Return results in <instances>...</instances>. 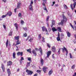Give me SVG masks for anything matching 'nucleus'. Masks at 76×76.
Wrapping results in <instances>:
<instances>
[{"label": "nucleus", "instance_id": "obj_12", "mask_svg": "<svg viewBox=\"0 0 76 76\" xmlns=\"http://www.w3.org/2000/svg\"><path fill=\"white\" fill-rule=\"evenodd\" d=\"M53 73V69H51L49 71L48 75L49 76H50Z\"/></svg>", "mask_w": 76, "mask_h": 76}, {"label": "nucleus", "instance_id": "obj_44", "mask_svg": "<svg viewBox=\"0 0 76 76\" xmlns=\"http://www.w3.org/2000/svg\"><path fill=\"white\" fill-rule=\"evenodd\" d=\"M41 72V71L40 70H37V73H40Z\"/></svg>", "mask_w": 76, "mask_h": 76}, {"label": "nucleus", "instance_id": "obj_50", "mask_svg": "<svg viewBox=\"0 0 76 76\" xmlns=\"http://www.w3.org/2000/svg\"><path fill=\"white\" fill-rule=\"evenodd\" d=\"M47 45L48 47L49 48H50V45H49V44L47 43Z\"/></svg>", "mask_w": 76, "mask_h": 76}, {"label": "nucleus", "instance_id": "obj_15", "mask_svg": "<svg viewBox=\"0 0 76 76\" xmlns=\"http://www.w3.org/2000/svg\"><path fill=\"white\" fill-rule=\"evenodd\" d=\"M32 53L34 54V56H37V53H36V51L35 50H32Z\"/></svg>", "mask_w": 76, "mask_h": 76}, {"label": "nucleus", "instance_id": "obj_26", "mask_svg": "<svg viewBox=\"0 0 76 76\" xmlns=\"http://www.w3.org/2000/svg\"><path fill=\"white\" fill-rule=\"evenodd\" d=\"M27 51H28V52H29V53H31V48H30L29 49L27 50Z\"/></svg>", "mask_w": 76, "mask_h": 76}, {"label": "nucleus", "instance_id": "obj_54", "mask_svg": "<svg viewBox=\"0 0 76 76\" xmlns=\"http://www.w3.org/2000/svg\"><path fill=\"white\" fill-rule=\"evenodd\" d=\"M54 54H53L52 55V58H55V57H54Z\"/></svg>", "mask_w": 76, "mask_h": 76}, {"label": "nucleus", "instance_id": "obj_39", "mask_svg": "<svg viewBox=\"0 0 76 76\" xmlns=\"http://www.w3.org/2000/svg\"><path fill=\"white\" fill-rule=\"evenodd\" d=\"M21 23L22 25H23V23H24V21H23V20H21Z\"/></svg>", "mask_w": 76, "mask_h": 76}, {"label": "nucleus", "instance_id": "obj_19", "mask_svg": "<svg viewBox=\"0 0 76 76\" xmlns=\"http://www.w3.org/2000/svg\"><path fill=\"white\" fill-rule=\"evenodd\" d=\"M57 30H58L59 32H61V28L60 27H57Z\"/></svg>", "mask_w": 76, "mask_h": 76}, {"label": "nucleus", "instance_id": "obj_14", "mask_svg": "<svg viewBox=\"0 0 76 76\" xmlns=\"http://www.w3.org/2000/svg\"><path fill=\"white\" fill-rule=\"evenodd\" d=\"M17 55L18 56L20 55L21 56H23V53L22 52H18L17 53Z\"/></svg>", "mask_w": 76, "mask_h": 76}, {"label": "nucleus", "instance_id": "obj_21", "mask_svg": "<svg viewBox=\"0 0 76 76\" xmlns=\"http://www.w3.org/2000/svg\"><path fill=\"white\" fill-rule=\"evenodd\" d=\"M52 30L53 32H55V31H57V29H56L55 28L53 27L52 28Z\"/></svg>", "mask_w": 76, "mask_h": 76}, {"label": "nucleus", "instance_id": "obj_22", "mask_svg": "<svg viewBox=\"0 0 76 76\" xmlns=\"http://www.w3.org/2000/svg\"><path fill=\"white\" fill-rule=\"evenodd\" d=\"M13 58H16V53L15 52H14L13 54Z\"/></svg>", "mask_w": 76, "mask_h": 76}, {"label": "nucleus", "instance_id": "obj_28", "mask_svg": "<svg viewBox=\"0 0 76 76\" xmlns=\"http://www.w3.org/2000/svg\"><path fill=\"white\" fill-rule=\"evenodd\" d=\"M67 36L68 37H70V34L69 32H67Z\"/></svg>", "mask_w": 76, "mask_h": 76}, {"label": "nucleus", "instance_id": "obj_7", "mask_svg": "<svg viewBox=\"0 0 76 76\" xmlns=\"http://www.w3.org/2000/svg\"><path fill=\"white\" fill-rule=\"evenodd\" d=\"M56 39L58 41H61L60 40V34L59 32L58 33V37H57Z\"/></svg>", "mask_w": 76, "mask_h": 76}, {"label": "nucleus", "instance_id": "obj_38", "mask_svg": "<svg viewBox=\"0 0 76 76\" xmlns=\"http://www.w3.org/2000/svg\"><path fill=\"white\" fill-rule=\"evenodd\" d=\"M55 21H52V25H55Z\"/></svg>", "mask_w": 76, "mask_h": 76}, {"label": "nucleus", "instance_id": "obj_4", "mask_svg": "<svg viewBox=\"0 0 76 76\" xmlns=\"http://www.w3.org/2000/svg\"><path fill=\"white\" fill-rule=\"evenodd\" d=\"M26 72L27 73V74L28 75H31L32 73H33V72L31 71H29L28 70H26Z\"/></svg>", "mask_w": 76, "mask_h": 76}, {"label": "nucleus", "instance_id": "obj_8", "mask_svg": "<svg viewBox=\"0 0 76 76\" xmlns=\"http://www.w3.org/2000/svg\"><path fill=\"white\" fill-rule=\"evenodd\" d=\"M51 51H48L47 53V57H49L50 56V54H51Z\"/></svg>", "mask_w": 76, "mask_h": 76}, {"label": "nucleus", "instance_id": "obj_41", "mask_svg": "<svg viewBox=\"0 0 76 76\" xmlns=\"http://www.w3.org/2000/svg\"><path fill=\"white\" fill-rule=\"evenodd\" d=\"M41 38V34H39V39H40Z\"/></svg>", "mask_w": 76, "mask_h": 76}, {"label": "nucleus", "instance_id": "obj_10", "mask_svg": "<svg viewBox=\"0 0 76 76\" xmlns=\"http://www.w3.org/2000/svg\"><path fill=\"white\" fill-rule=\"evenodd\" d=\"M13 64V63L12 62V61H10L7 62V65L8 66H11Z\"/></svg>", "mask_w": 76, "mask_h": 76}, {"label": "nucleus", "instance_id": "obj_59", "mask_svg": "<svg viewBox=\"0 0 76 76\" xmlns=\"http://www.w3.org/2000/svg\"><path fill=\"white\" fill-rule=\"evenodd\" d=\"M73 75L74 76H76V72H75Z\"/></svg>", "mask_w": 76, "mask_h": 76}, {"label": "nucleus", "instance_id": "obj_30", "mask_svg": "<svg viewBox=\"0 0 76 76\" xmlns=\"http://www.w3.org/2000/svg\"><path fill=\"white\" fill-rule=\"evenodd\" d=\"M18 16L19 17H20V18H21L22 17V13H19Z\"/></svg>", "mask_w": 76, "mask_h": 76}, {"label": "nucleus", "instance_id": "obj_1", "mask_svg": "<svg viewBox=\"0 0 76 76\" xmlns=\"http://www.w3.org/2000/svg\"><path fill=\"white\" fill-rule=\"evenodd\" d=\"M62 16V18L63 19L61 20V22L60 24V25H63V23H66V21L67 20V18H66V17L64 15V14H63Z\"/></svg>", "mask_w": 76, "mask_h": 76}, {"label": "nucleus", "instance_id": "obj_18", "mask_svg": "<svg viewBox=\"0 0 76 76\" xmlns=\"http://www.w3.org/2000/svg\"><path fill=\"white\" fill-rule=\"evenodd\" d=\"M40 63L42 66L44 64V60H43L42 59H41L40 60Z\"/></svg>", "mask_w": 76, "mask_h": 76}, {"label": "nucleus", "instance_id": "obj_13", "mask_svg": "<svg viewBox=\"0 0 76 76\" xmlns=\"http://www.w3.org/2000/svg\"><path fill=\"white\" fill-rule=\"evenodd\" d=\"M47 69H48V68L45 66H44L43 68V72H44V73H45V72H46V71L47 70Z\"/></svg>", "mask_w": 76, "mask_h": 76}, {"label": "nucleus", "instance_id": "obj_32", "mask_svg": "<svg viewBox=\"0 0 76 76\" xmlns=\"http://www.w3.org/2000/svg\"><path fill=\"white\" fill-rule=\"evenodd\" d=\"M75 65L74 64L73 65L72 67H71V69H75Z\"/></svg>", "mask_w": 76, "mask_h": 76}, {"label": "nucleus", "instance_id": "obj_58", "mask_svg": "<svg viewBox=\"0 0 76 76\" xmlns=\"http://www.w3.org/2000/svg\"><path fill=\"white\" fill-rule=\"evenodd\" d=\"M20 63H22V60L20 59Z\"/></svg>", "mask_w": 76, "mask_h": 76}, {"label": "nucleus", "instance_id": "obj_23", "mask_svg": "<svg viewBox=\"0 0 76 76\" xmlns=\"http://www.w3.org/2000/svg\"><path fill=\"white\" fill-rule=\"evenodd\" d=\"M39 50L40 51V53H41V54H42V49L41 48H39Z\"/></svg>", "mask_w": 76, "mask_h": 76}, {"label": "nucleus", "instance_id": "obj_42", "mask_svg": "<svg viewBox=\"0 0 76 76\" xmlns=\"http://www.w3.org/2000/svg\"><path fill=\"white\" fill-rule=\"evenodd\" d=\"M30 39H31V37H30V36H29L26 39V40H29Z\"/></svg>", "mask_w": 76, "mask_h": 76}, {"label": "nucleus", "instance_id": "obj_5", "mask_svg": "<svg viewBox=\"0 0 76 76\" xmlns=\"http://www.w3.org/2000/svg\"><path fill=\"white\" fill-rule=\"evenodd\" d=\"M62 50H63V52L64 53V50L66 51V56H67V54H68V51H67V49H66L65 47H64V48H61Z\"/></svg>", "mask_w": 76, "mask_h": 76}, {"label": "nucleus", "instance_id": "obj_48", "mask_svg": "<svg viewBox=\"0 0 76 76\" xmlns=\"http://www.w3.org/2000/svg\"><path fill=\"white\" fill-rule=\"evenodd\" d=\"M3 26L5 29H6V26L5 25H3Z\"/></svg>", "mask_w": 76, "mask_h": 76}, {"label": "nucleus", "instance_id": "obj_53", "mask_svg": "<svg viewBox=\"0 0 76 76\" xmlns=\"http://www.w3.org/2000/svg\"><path fill=\"white\" fill-rule=\"evenodd\" d=\"M70 25L71 26V27H72V28H73L74 29V28L73 27V26H72V24H70Z\"/></svg>", "mask_w": 76, "mask_h": 76}, {"label": "nucleus", "instance_id": "obj_29", "mask_svg": "<svg viewBox=\"0 0 76 76\" xmlns=\"http://www.w3.org/2000/svg\"><path fill=\"white\" fill-rule=\"evenodd\" d=\"M7 15V14H6L5 15H3L1 16L2 18H6Z\"/></svg>", "mask_w": 76, "mask_h": 76}, {"label": "nucleus", "instance_id": "obj_63", "mask_svg": "<svg viewBox=\"0 0 76 76\" xmlns=\"http://www.w3.org/2000/svg\"><path fill=\"white\" fill-rule=\"evenodd\" d=\"M53 4H55V3H56V2H55V1H53Z\"/></svg>", "mask_w": 76, "mask_h": 76}, {"label": "nucleus", "instance_id": "obj_43", "mask_svg": "<svg viewBox=\"0 0 76 76\" xmlns=\"http://www.w3.org/2000/svg\"><path fill=\"white\" fill-rule=\"evenodd\" d=\"M23 37H27V34H26L25 33V34H24Z\"/></svg>", "mask_w": 76, "mask_h": 76}, {"label": "nucleus", "instance_id": "obj_49", "mask_svg": "<svg viewBox=\"0 0 76 76\" xmlns=\"http://www.w3.org/2000/svg\"><path fill=\"white\" fill-rule=\"evenodd\" d=\"M61 50V49L60 48L59 49V50L58 51V53L59 54H60V50Z\"/></svg>", "mask_w": 76, "mask_h": 76}, {"label": "nucleus", "instance_id": "obj_3", "mask_svg": "<svg viewBox=\"0 0 76 76\" xmlns=\"http://www.w3.org/2000/svg\"><path fill=\"white\" fill-rule=\"evenodd\" d=\"M22 3H21V1H19V2H18L17 3V9H19Z\"/></svg>", "mask_w": 76, "mask_h": 76}, {"label": "nucleus", "instance_id": "obj_17", "mask_svg": "<svg viewBox=\"0 0 76 76\" xmlns=\"http://www.w3.org/2000/svg\"><path fill=\"white\" fill-rule=\"evenodd\" d=\"M7 15H9V16H10L12 15V12H8L7 13Z\"/></svg>", "mask_w": 76, "mask_h": 76}, {"label": "nucleus", "instance_id": "obj_34", "mask_svg": "<svg viewBox=\"0 0 76 76\" xmlns=\"http://www.w3.org/2000/svg\"><path fill=\"white\" fill-rule=\"evenodd\" d=\"M9 35H10V36H12V32L11 31L9 33Z\"/></svg>", "mask_w": 76, "mask_h": 76}, {"label": "nucleus", "instance_id": "obj_27", "mask_svg": "<svg viewBox=\"0 0 76 76\" xmlns=\"http://www.w3.org/2000/svg\"><path fill=\"white\" fill-rule=\"evenodd\" d=\"M27 67H28V66H30V64H31V62H27Z\"/></svg>", "mask_w": 76, "mask_h": 76}, {"label": "nucleus", "instance_id": "obj_9", "mask_svg": "<svg viewBox=\"0 0 76 76\" xmlns=\"http://www.w3.org/2000/svg\"><path fill=\"white\" fill-rule=\"evenodd\" d=\"M1 67L3 70V72H4V70H5V68L4 67V64H1Z\"/></svg>", "mask_w": 76, "mask_h": 76}, {"label": "nucleus", "instance_id": "obj_57", "mask_svg": "<svg viewBox=\"0 0 76 76\" xmlns=\"http://www.w3.org/2000/svg\"><path fill=\"white\" fill-rule=\"evenodd\" d=\"M44 10H47V8H46V7H45V8H43Z\"/></svg>", "mask_w": 76, "mask_h": 76}, {"label": "nucleus", "instance_id": "obj_60", "mask_svg": "<svg viewBox=\"0 0 76 76\" xmlns=\"http://www.w3.org/2000/svg\"><path fill=\"white\" fill-rule=\"evenodd\" d=\"M16 9H17V8H16L14 9V11H15V12H16Z\"/></svg>", "mask_w": 76, "mask_h": 76}, {"label": "nucleus", "instance_id": "obj_33", "mask_svg": "<svg viewBox=\"0 0 76 76\" xmlns=\"http://www.w3.org/2000/svg\"><path fill=\"white\" fill-rule=\"evenodd\" d=\"M73 6H74L73 8H75V7L76 6V2H74V3Z\"/></svg>", "mask_w": 76, "mask_h": 76}, {"label": "nucleus", "instance_id": "obj_51", "mask_svg": "<svg viewBox=\"0 0 76 76\" xmlns=\"http://www.w3.org/2000/svg\"><path fill=\"white\" fill-rule=\"evenodd\" d=\"M49 18H50V17H49V16H48L47 19H46L47 21H48V20Z\"/></svg>", "mask_w": 76, "mask_h": 76}, {"label": "nucleus", "instance_id": "obj_55", "mask_svg": "<svg viewBox=\"0 0 76 76\" xmlns=\"http://www.w3.org/2000/svg\"><path fill=\"white\" fill-rule=\"evenodd\" d=\"M35 50H36V51H39V49L37 48H35Z\"/></svg>", "mask_w": 76, "mask_h": 76}, {"label": "nucleus", "instance_id": "obj_25", "mask_svg": "<svg viewBox=\"0 0 76 76\" xmlns=\"http://www.w3.org/2000/svg\"><path fill=\"white\" fill-rule=\"evenodd\" d=\"M9 43V40L8 39L7 40V42H6V46L7 47L8 46V44Z\"/></svg>", "mask_w": 76, "mask_h": 76}, {"label": "nucleus", "instance_id": "obj_35", "mask_svg": "<svg viewBox=\"0 0 76 76\" xmlns=\"http://www.w3.org/2000/svg\"><path fill=\"white\" fill-rule=\"evenodd\" d=\"M24 30L26 31H28V29H27V28L26 27L25 28L23 27V28Z\"/></svg>", "mask_w": 76, "mask_h": 76}, {"label": "nucleus", "instance_id": "obj_37", "mask_svg": "<svg viewBox=\"0 0 76 76\" xmlns=\"http://www.w3.org/2000/svg\"><path fill=\"white\" fill-rule=\"evenodd\" d=\"M69 56L71 58H73V56H72V54H71V53H69Z\"/></svg>", "mask_w": 76, "mask_h": 76}, {"label": "nucleus", "instance_id": "obj_20", "mask_svg": "<svg viewBox=\"0 0 76 76\" xmlns=\"http://www.w3.org/2000/svg\"><path fill=\"white\" fill-rule=\"evenodd\" d=\"M14 26L16 28L17 30H18V24L17 23H15L14 24Z\"/></svg>", "mask_w": 76, "mask_h": 76}, {"label": "nucleus", "instance_id": "obj_47", "mask_svg": "<svg viewBox=\"0 0 76 76\" xmlns=\"http://www.w3.org/2000/svg\"><path fill=\"white\" fill-rule=\"evenodd\" d=\"M33 39H31L30 38V39L28 41H29L30 42H31L32 41V40H33Z\"/></svg>", "mask_w": 76, "mask_h": 76}, {"label": "nucleus", "instance_id": "obj_56", "mask_svg": "<svg viewBox=\"0 0 76 76\" xmlns=\"http://www.w3.org/2000/svg\"><path fill=\"white\" fill-rule=\"evenodd\" d=\"M44 2H45V3H46V2L47 1V0H42Z\"/></svg>", "mask_w": 76, "mask_h": 76}, {"label": "nucleus", "instance_id": "obj_16", "mask_svg": "<svg viewBox=\"0 0 76 76\" xmlns=\"http://www.w3.org/2000/svg\"><path fill=\"white\" fill-rule=\"evenodd\" d=\"M52 50L53 52H56V48L55 46H53L52 47Z\"/></svg>", "mask_w": 76, "mask_h": 76}, {"label": "nucleus", "instance_id": "obj_24", "mask_svg": "<svg viewBox=\"0 0 76 76\" xmlns=\"http://www.w3.org/2000/svg\"><path fill=\"white\" fill-rule=\"evenodd\" d=\"M15 39H16V40H18H18H19V36H15Z\"/></svg>", "mask_w": 76, "mask_h": 76}, {"label": "nucleus", "instance_id": "obj_61", "mask_svg": "<svg viewBox=\"0 0 76 76\" xmlns=\"http://www.w3.org/2000/svg\"><path fill=\"white\" fill-rule=\"evenodd\" d=\"M3 1H4V2H6V0H2Z\"/></svg>", "mask_w": 76, "mask_h": 76}, {"label": "nucleus", "instance_id": "obj_64", "mask_svg": "<svg viewBox=\"0 0 76 76\" xmlns=\"http://www.w3.org/2000/svg\"><path fill=\"white\" fill-rule=\"evenodd\" d=\"M19 69H18L17 72H19Z\"/></svg>", "mask_w": 76, "mask_h": 76}, {"label": "nucleus", "instance_id": "obj_52", "mask_svg": "<svg viewBox=\"0 0 76 76\" xmlns=\"http://www.w3.org/2000/svg\"><path fill=\"white\" fill-rule=\"evenodd\" d=\"M72 6H73V4H71V7L72 10H73V8L72 7Z\"/></svg>", "mask_w": 76, "mask_h": 76}, {"label": "nucleus", "instance_id": "obj_45", "mask_svg": "<svg viewBox=\"0 0 76 76\" xmlns=\"http://www.w3.org/2000/svg\"><path fill=\"white\" fill-rule=\"evenodd\" d=\"M21 60H24V58H23V57H21V59H20Z\"/></svg>", "mask_w": 76, "mask_h": 76}, {"label": "nucleus", "instance_id": "obj_40", "mask_svg": "<svg viewBox=\"0 0 76 76\" xmlns=\"http://www.w3.org/2000/svg\"><path fill=\"white\" fill-rule=\"evenodd\" d=\"M64 6L66 9H67V6L65 4H64Z\"/></svg>", "mask_w": 76, "mask_h": 76}, {"label": "nucleus", "instance_id": "obj_36", "mask_svg": "<svg viewBox=\"0 0 76 76\" xmlns=\"http://www.w3.org/2000/svg\"><path fill=\"white\" fill-rule=\"evenodd\" d=\"M27 59L28 61H31V57L27 58Z\"/></svg>", "mask_w": 76, "mask_h": 76}, {"label": "nucleus", "instance_id": "obj_6", "mask_svg": "<svg viewBox=\"0 0 76 76\" xmlns=\"http://www.w3.org/2000/svg\"><path fill=\"white\" fill-rule=\"evenodd\" d=\"M42 31H46V32H47L46 34L48 35V33L47 32H48V31H47V29L45 27H42Z\"/></svg>", "mask_w": 76, "mask_h": 76}, {"label": "nucleus", "instance_id": "obj_46", "mask_svg": "<svg viewBox=\"0 0 76 76\" xmlns=\"http://www.w3.org/2000/svg\"><path fill=\"white\" fill-rule=\"evenodd\" d=\"M42 38V42H45V40H44L45 39H44V37H43Z\"/></svg>", "mask_w": 76, "mask_h": 76}, {"label": "nucleus", "instance_id": "obj_31", "mask_svg": "<svg viewBox=\"0 0 76 76\" xmlns=\"http://www.w3.org/2000/svg\"><path fill=\"white\" fill-rule=\"evenodd\" d=\"M17 45H18L20 44V42L19 41V40H18L16 42Z\"/></svg>", "mask_w": 76, "mask_h": 76}, {"label": "nucleus", "instance_id": "obj_62", "mask_svg": "<svg viewBox=\"0 0 76 76\" xmlns=\"http://www.w3.org/2000/svg\"><path fill=\"white\" fill-rule=\"evenodd\" d=\"M42 5H43V6H45V3H44V2H43V4H42Z\"/></svg>", "mask_w": 76, "mask_h": 76}, {"label": "nucleus", "instance_id": "obj_11", "mask_svg": "<svg viewBox=\"0 0 76 76\" xmlns=\"http://www.w3.org/2000/svg\"><path fill=\"white\" fill-rule=\"evenodd\" d=\"M7 71L8 73V76H10L11 74V72H10V69H7Z\"/></svg>", "mask_w": 76, "mask_h": 76}, {"label": "nucleus", "instance_id": "obj_2", "mask_svg": "<svg viewBox=\"0 0 76 76\" xmlns=\"http://www.w3.org/2000/svg\"><path fill=\"white\" fill-rule=\"evenodd\" d=\"M34 2H33V1L31 0L29 6V9L31 10H33V8H32V4Z\"/></svg>", "mask_w": 76, "mask_h": 76}]
</instances>
